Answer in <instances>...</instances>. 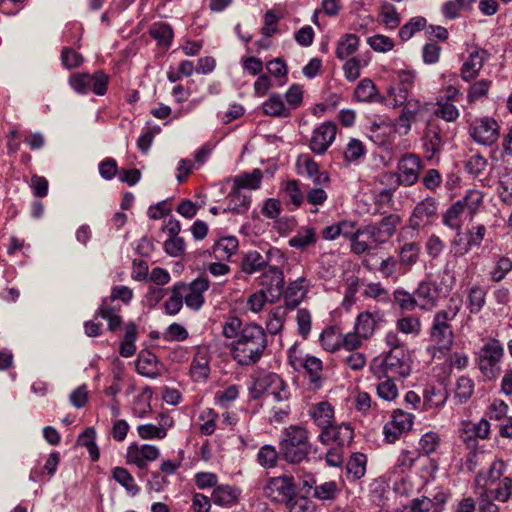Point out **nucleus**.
Segmentation results:
<instances>
[{
    "mask_svg": "<svg viewBox=\"0 0 512 512\" xmlns=\"http://www.w3.org/2000/svg\"><path fill=\"white\" fill-rule=\"evenodd\" d=\"M267 345V334L260 325L245 324L238 339L232 343V357L239 365H254L262 358Z\"/></svg>",
    "mask_w": 512,
    "mask_h": 512,
    "instance_id": "nucleus-1",
    "label": "nucleus"
},
{
    "mask_svg": "<svg viewBox=\"0 0 512 512\" xmlns=\"http://www.w3.org/2000/svg\"><path fill=\"white\" fill-rule=\"evenodd\" d=\"M370 371L376 378L402 379L411 372L410 358L405 348L390 349L383 357L373 359Z\"/></svg>",
    "mask_w": 512,
    "mask_h": 512,
    "instance_id": "nucleus-2",
    "label": "nucleus"
},
{
    "mask_svg": "<svg viewBox=\"0 0 512 512\" xmlns=\"http://www.w3.org/2000/svg\"><path fill=\"white\" fill-rule=\"evenodd\" d=\"M461 309V301L454 303L453 298L446 309L437 311L432 318L429 328L430 340L441 349L449 350L454 342V332L451 322Z\"/></svg>",
    "mask_w": 512,
    "mask_h": 512,
    "instance_id": "nucleus-3",
    "label": "nucleus"
},
{
    "mask_svg": "<svg viewBox=\"0 0 512 512\" xmlns=\"http://www.w3.org/2000/svg\"><path fill=\"white\" fill-rule=\"evenodd\" d=\"M279 449L280 455L287 462L293 464L302 462L307 458L311 449L308 431L301 426H289L283 432Z\"/></svg>",
    "mask_w": 512,
    "mask_h": 512,
    "instance_id": "nucleus-4",
    "label": "nucleus"
},
{
    "mask_svg": "<svg viewBox=\"0 0 512 512\" xmlns=\"http://www.w3.org/2000/svg\"><path fill=\"white\" fill-rule=\"evenodd\" d=\"M402 218L398 214H388L378 222H371L361 226L362 239L370 245L369 252L379 245L386 244L396 233Z\"/></svg>",
    "mask_w": 512,
    "mask_h": 512,
    "instance_id": "nucleus-5",
    "label": "nucleus"
},
{
    "mask_svg": "<svg viewBox=\"0 0 512 512\" xmlns=\"http://www.w3.org/2000/svg\"><path fill=\"white\" fill-rule=\"evenodd\" d=\"M456 279L452 273L445 270L440 284L431 281H421L414 290L418 308L424 311H432L438 306L440 293L445 290L450 292L455 285Z\"/></svg>",
    "mask_w": 512,
    "mask_h": 512,
    "instance_id": "nucleus-6",
    "label": "nucleus"
},
{
    "mask_svg": "<svg viewBox=\"0 0 512 512\" xmlns=\"http://www.w3.org/2000/svg\"><path fill=\"white\" fill-rule=\"evenodd\" d=\"M504 356L502 343L495 338L489 339L477 353V365L486 381L495 380L500 372V362Z\"/></svg>",
    "mask_w": 512,
    "mask_h": 512,
    "instance_id": "nucleus-7",
    "label": "nucleus"
},
{
    "mask_svg": "<svg viewBox=\"0 0 512 512\" xmlns=\"http://www.w3.org/2000/svg\"><path fill=\"white\" fill-rule=\"evenodd\" d=\"M69 84L79 94L93 91L96 95L102 96L107 91L108 76L103 71H97L92 75L76 73L70 76Z\"/></svg>",
    "mask_w": 512,
    "mask_h": 512,
    "instance_id": "nucleus-8",
    "label": "nucleus"
},
{
    "mask_svg": "<svg viewBox=\"0 0 512 512\" xmlns=\"http://www.w3.org/2000/svg\"><path fill=\"white\" fill-rule=\"evenodd\" d=\"M439 203L434 197H427L421 200L414 207L407 227L419 231L420 229L432 224L438 216Z\"/></svg>",
    "mask_w": 512,
    "mask_h": 512,
    "instance_id": "nucleus-9",
    "label": "nucleus"
},
{
    "mask_svg": "<svg viewBox=\"0 0 512 512\" xmlns=\"http://www.w3.org/2000/svg\"><path fill=\"white\" fill-rule=\"evenodd\" d=\"M264 494L276 503H289L296 496V487L292 477L279 476L268 479Z\"/></svg>",
    "mask_w": 512,
    "mask_h": 512,
    "instance_id": "nucleus-10",
    "label": "nucleus"
},
{
    "mask_svg": "<svg viewBox=\"0 0 512 512\" xmlns=\"http://www.w3.org/2000/svg\"><path fill=\"white\" fill-rule=\"evenodd\" d=\"M185 305L194 311H198L205 303L204 293L209 289V280L203 277L196 278L192 282L186 284L177 283Z\"/></svg>",
    "mask_w": 512,
    "mask_h": 512,
    "instance_id": "nucleus-11",
    "label": "nucleus"
},
{
    "mask_svg": "<svg viewBox=\"0 0 512 512\" xmlns=\"http://www.w3.org/2000/svg\"><path fill=\"white\" fill-rule=\"evenodd\" d=\"M288 360L294 370L300 371L301 369H304L309 375L312 383H316L320 380L323 364L319 358L309 355L302 358L297 355V349L292 347L288 352Z\"/></svg>",
    "mask_w": 512,
    "mask_h": 512,
    "instance_id": "nucleus-12",
    "label": "nucleus"
},
{
    "mask_svg": "<svg viewBox=\"0 0 512 512\" xmlns=\"http://www.w3.org/2000/svg\"><path fill=\"white\" fill-rule=\"evenodd\" d=\"M282 378L273 372H261L253 380L249 388L250 395L253 399H259L263 395L267 397L273 390L279 388Z\"/></svg>",
    "mask_w": 512,
    "mask_h": 512,
    "instance_id": "nucleus-13",
    "label": "nucleus"
},
{
    "mask_svg": "<svg viewBox=\"0 0 512 512\" xmlns=\"http://www.w3.org/2000/svg\"><path fill=\"white\" fill-rule=\"evenodd\" d=\"M159 455L160 451L154 445L144 444L138 446L131 444L127 449V463L134 464L139 469H145L148 464L155 461Z\"/></svg>",
    "mask_w": 512,
    "mask_h": 512,
    "instance_id": "nucleus-14",
    "label": "nucleus"
},
{
    "mask_svg": "<svg viewBox=\"0 0 512 512\" xmlns=\"http://www.w3.org/2000/svg\"><path fill=\"white\" fill-rule=\"evenodd\" d=\"M421 170V160L415 154L404 155L398 163V180L404 186L417 182Z\"/></svg>",
    "mask_w": 512,
    "mask_h": 512,
    "instance_id": "nucleus-15",
    "label": "nucleus"
},
{
    "mask_svg": "<svg viewBox=\"0 0 512 512\" xmlns=\"http://www.w3.org/2000/svg\"><path fill=\"white\" fill-rule=\"evenodd\" d=\"M296 170L298 175L308 177L316 186H328L330 183L329 175L326 172H320L319 165L307 155L298 157Z\"/></svg>",
    "mask_w": 512,
    "mask_h": 512,
    "instance_id": "nucleus-16",
    "label": "nucleus"
},
{
    "mask_svg": "<svg viewBox=\"0 0 512 512\" xmlns=\"http://www.w3.org/2000/svg\"><path fill=\"white\" fill-rule=\"evenodd\" d=\"M338 226L341 229V235L350 241L352 253L355 255L369 253L370 245L366 243L365 239H362L361 227L356 228V223L348 220L340 221Z\"/></svg>",
    "mask_w": 512,
    "mask_h": 512,
    "instance_id": "nucleus-17",
    "label": "nucleus"
},
{
    "mask_svg": "<svg viewBox=\"0 0 512 512\" xmlns=\"http://www.w3.org/2000/svg\"><path fill=\"white\" fill-rule=\"evenodd\" d=\"M261 284L266 287L271 301L279 299L284 291L285 280L283 271L277 266H268V268L263 271Z\"/></svg>",
    "mask_w": 512,
    "mask_h": 512,
    "instance_id": "nucleus-18",
    "label": "nucleus"
},
{
    "mask_svg": "<svg viewBox=\"0 0 512 512\" xmlns=\"http://www.w3.org/2000/svg\"><path fill=\"white\" fill-rule=\"evenodd\" d=\"M354 437L353 428L350 424L331 425L324 431H321L319 439L324 444L335 443L338 447H343L351 443Z\"/></svg>",
    "mask_w": 512,
    "mask_h": 512,
    "instance_id": "nucleus-19",
    "label": "nucleus"
},
{
    "mask_svg": "<svg viewBox=\"0 0 512 512\" xmlns=\"http://www.w3.org/2000/svg\"><path fill=\"white\" fill-rule=\"evenodd\" d=\"M506 464L501 459L494 460L487 471H480L475 477V484L479 490L490 489L503 479Z\"/></svg>",
    "mask_w": 512,
    "mask_h": 512,
    "instance_id": "nucleus-20",
    "label": "nucleus"
},
{
    "mask_svg": "<svg viewBox=\"0 0 512 512\" xmlns=\"http://www.w3.org/2000/svg\"><path fill=\"white\" fill-rule=\"evenodd\" d=\"M399 85L390 87L389 94L393 97L394 105H402L407 101L409 91L415 81V73L410 70H399L397 72Z\"/></svg>",
    "mask_w": 512,
    "mask_h": 512,
    "instance_id": "nucleus-21",
    "label": "nucleus"
},
{
    "mask_svg": "<svg viewBox=\"0 0 512 512\" xmlns=\"http://www.w3.org/2000/svg\"><path fill=\"white\" fill-rule=\"evenodd\" d=\"M489 54L485 50H474L469 54L468 59L463 63L460 69L461 78L470 82L475 79L484 63L488 60Z\"/></svg>",
    "mask_w": 512,
    "mask_h": 512,
    "instance_id": "nucleus-22",
    "label": "nucleus"
},
{
    "mask_svg": "<svg viewBox=\"0 0 512 512\" xmlns=\"http://www.w3.org/2000/svg\"><path fill=\"white\" fill-rule=\"evenodd\" d=\"M210 374V353L198 348L190 365V375L195 382H205Z\"/></svg>",
    "mask_w": 512,
    "mask_h": 512,
    "instance_id": "nucleus-23",
    "label": "nucleus"
},
{
    "mask_svg": "<svg viewBox=\"0 0 512 512\" xmlns=\"http://www.w3.org/2000/svg\"><path fill=\"white\" fill-rule=\"evenodd\" d=\"M308 291L307 279L299 277L291 282L284 292L285 307L289 310L295 309L304 299Z\"/></svg>",
    "mask_w": 512,
    "mask_h": 512,
    "instance_id": "nucleus-24",
    "label": "nucleus"
},
{
    "mask_svg": "<svg viewBox=\"0 0 512 512\" xmlns=\"http://www.w3.org/2000/svg\"><path fill=\"white\" fill-rule=\"evenodd\" d=\"M279 254L278 250H269L266 257H263L258 251H250L246 253L241 261V269L246 274H253L264 271L268 266L270 256Z\"/></svg>",
    "mask_w": 512,
    "mask_h": 512,
    "instance_id": "nucleus-25",
    "label": "nucleus"
},
{
    "mask_svg": "<svg viewBox=\"0 0 512 512\" xmlns=\"http://www.w3.org/2000/svg\"><path fill=\"white\" fill-rule=\"evenodd\" d=\"M309 414L314 423L322 429L329 428L334 420V409L332 405L326 401L313 404L309 409Z\"/></svg>",
    "mask_w": 512,
    "mask_h": 512,
    "instance_id": "nucleus-26",
    "label": "nucleus"
},
{
    "mask_svg": "<svg viewBox=\"0 0 512 512\" xmlns=\"http://www.w3.org/2000/svg\"><path fill=\"white\" fill-rule=\"evenodd\" d=\"M484 202V193L477 189H469L464 196L458 200L463 207L464 212L470 220L478 214Z\"/></svg>",
    "mask_w": 512,
    "mask_h": 512,
    "instance_id": "nucleus-27",
    "label": "nucleus"
},
{
    "mask_svg": "<svg viewBox=\"0 0 512 512\" xmlns=\"http://www.w3.org/2000/svg\"><path fill=\"white\" fill-rule=\"evenodd\" d=\"M251 195L235 187H232L228 195V204L224 212L230 211L235 214H244L250 209Z\"/></svg>",
    "mask_w": 512,
    "mask_h": 512,
    "instance_id": "nucleus-28",
    "label": "nucleus"
},
{
    "mask_svg": "<svg viewBox=\"0 0 512 512\" xmlns=\"http://www.w3.org/2000/svg\"><path fill=\"white\" fill-rule=\"evenodd\" d=\"M490 433V423L486 419H481L477 423L466 424L463 435V441L467 445H474L477 438L486 439Z\"/></svg>",
    "mask_w": 512,
    "mask_h": 512,
    "instance_id": "nucleus-29",
    "label": "nucleus"
},
{
    "mask_svg": "<svg viewBox=\"0 0 512 512\" xmlns=\"http://www.w3.org/2000/svg\"><path fill=\"white\" fill-rule=\"evenodd\" d=\"M448 399V391L443 387L429 386L423 395L424 409L429 410L444 406Z\"/></svg>",
    "mask_w": 512,
    "mask_h": 512,
    "instance_id": "nucleus-30",
    "label": "nucleus"
},
{
    "mask_svg": "<svg viewBox=\"0 0 512 512\" xmlns=\"http://www.w3.org/2000/svg\"><path fill=\"white\" fill-rule=\"evenodd\" d=\"M420 244L417 242H404L398 249L399 265L410 269L419 260Z\"/></svg>",
    "mask_w": 512,
    "mask_h": 512,
    "instance_id": "nucleus-31",
    "label": "nucleus"
},
{
    "mask_svg": "<svg viewBox=\"0 0 512 512\" xmlns=\"http://www.w3.org/2000/svg\"><path fill=\"white\" fill-rule=\"evenodd\" d=\"M360 39L356 34L346 33L338 41L336 47V57L340 60H345L353 55L359 47Z\"/></svg>",
    "mask_w": 512,
    "mask_h": 512,
    "instance_id": "nucleus-32",
    "label": "nucleus"
},
{
    "mask_svg": "<svg viewBox=\"0 0 512 512\" xmlns=\"http://www.w3.org/2000/svg\"><path fill=\"white\" fill-rule=\"evenodd\" d=\"M239 247L238 239L234 236H227L219 239L213 246L215 257L220 260H229Z\"/></svg>",
    "mask_w": 512,
    "mask_h": 512,
    "instance_id": "nucleus-33",
    "label": "nucleus"
},
{
    "mask_svg": "<svg viewBox=\"0 0 512 512\" xmlns=\"http://www.w3.org/2000/svg\"><path fill=\"white\" fill-rule=\"evenodd\" d=\"M263 173L260 169H254L251 173H244L235 176L233 187L243 191V189L257 190L260 187Z\"/></svg>",
    "mask_w": 512,
    "mask_h": 512,
    "instance_id": "nucleus-34",
    "label": "nucleus"
},
{
    "mask_svg": "<svg viewBox=\"0 0 512 512\" xmlns=\"http://www.w3.org/2000/svg\"><path fill=\"white\" fill-rule=\"evenodd\" d=\"M336 130H313L310 138V148L315 153H323L335 138Z\"/></svg>",
    "mask_w": 512,
    "mask_h": 512,
    "instance_id": "nucleus-35",
    "label": "nucleus"
},
{
    "mask_svg": "<svg viewBox=\"0 0 512 512\" xmlns=\"http://www.w3.org/2000/svg\"><path fill=\"white\" fill-rule=\"evenodd\" d=\"M156 362L154 354L141 351L136 362V370L145 377L156 378L158 376Z\"/></svg>",
    "mask_w": 512,
    "mask_h": 512,
    "instance_id": "nucleus-36",
    "label": "nucleus"
},
{
    "mask_svg": "<svg viewBox=\"0 0 512 512\" xmlns=\"http://www.w3.org/2000/svg\"><path fill=\"white\" fill-rule=\"evenodd\" d=\"M137 334L138 330L136 324L133 322L128 323L125 327V335L119 349V353L122 357L129 358L135 354Z\"/></svg>",
    "mask_w": 512,
    "mask_h": 512,
    "instance_id": "nucleus-37",
    "label": "nucleus"
},
{
    "mask_svg": "<svg viewBox=\"0 0 512 512\" xmlns=\"http://www.w3.org/2000/svg\"><path fill=\"white\" fill-rule=\"evenodd\" d=\"M237 497V489L230 485H217L211 495L212 501L219 506H229L235 502Z\"/></svg>",
    "mask_w": 512,
    "mask_h": 512,
    "instance_id": "nucleus-38",
    "label": "nucleus"
},
{
    "mask_svg": "<svg viewBox=\"0 0 512 512\" xmlns=\"http://www.w3.org/2000/svg\"><path fill=\"white\" fill-rule=\"evenodd\" d=\"M487 292L480 285H473L467 296V308L471 314H478L486 303Z\"/></svg>",
    "mask_w": 512,
    "mask_h": 512,
    "instance_id": "nucleus-39",
    "label": "nucleus"
},
{
    "mask_svg": "<svg viewBox=\"0 0 512 512\" xmlns=\"http://www.w3.org/2000/svg\"><path fill=\"white\" fill-rule=\"evenodd\" d=\"M376 323L375 316L371 312L365 311L356 317L354 329L358 335L368 339L373 335Z\"/></svg>",
    "mask_w": 512,
    "mask_h": 512,
    "instance_id": "nucleus-40",
    "label": "nucleus"
},
{
    "mask_svg": "<svg viewBox=\"0 0 512 512\" xmlns=\"http://www.w3.org/2000/svg\"><path fill=\"white\" fill-rule=\"evenodd\" d=\"M379 24L383 25L386 29L394 30L401 23V17L397 9L391 4H384L381 7L378 15Z\"/></svg>",
    "mask_w": 512,
    "mask_h": 512,
    "instance_id": "nucleus-41",
    "label": "nucleus"
},
{
    "mask_svg": "<svg viewBox=\"0 0 512 512\" xmlns=\"http://www.w3.org/2000/svg\"><path fill=\"white\" fill-rule=\"evenodd\" d=\"M465 212L458 201L452 204L444 213L442 222L451 230L460 231L463 225L461 215Z\"/></svg>",
    "mask_w": 512,
    "mask_h": 512,
    "instance_id": "nucleus-42",
    "label": "nucleus"
},
{
    "mask_svg": "<svg viewBox=\"0 0 512 512\" xmlns=\"http://www.w3.org/2000/svg\"><path fill=\"white\" fill-rule=\"evenodd\" d=\"M377 379L379 381L376 386L378 397L385 401L395 400L399 395L398 387L395 383V381L398 379L390 377H383Z\"/></svg>",
    "mask_w": 512,
    "mask_h": 512,
    "instance_id": "nucleus-43",
    "label": "nucleus"
},
{
    "mask_svg": "<svg viewBox=\"0 0 512 512\" xmlns=\"http://www.w3.org/2000/svg\"><path fill=\"white\" fill-rule=\"evenodd\" d=\"M263 112L266 115L274 117H287L290 112L289 109L284 105V102L280 95H271L262 105Z\"/></svg>",
    "mask_w": 512,
    "mask_h": 512,
    "instance_id": "nucleus-44",
    "label": "nucleus"
},
{
    "mask_svg": "<svg viewBox=\"0 0 512 512\" xmlns=\"http://www.w3.org/2000/svg\"><path fill=\"white\" fill-rule=\"evenodd\" d=\"M367 458L362 453H354L347 462L346 471L349 478L358 480L366 472Z\"/></svg>",
    "mask_w": 512,
    "mask_h": 512,
    "instance_id": "nucleus-45",
    "label": "nucleus"
},
{
    "mask_svg": "<svg viewBox=\"0 0 512 512\" xmlns=\"http://www.w3.org/2000/svg\"><path fill=\"white\" fill-rule=\"evenodd\" d=\"M342 334L334 327L324 329L320 335L321 346L328 352L341 348Z\"/></svg>",
    "mask_w": 512,
    "mask_h": 512,
    "instance_id": "nucleus-46",
    "label": "nucleus"
},
{
    "mask_svg": "<svg viewBox=\"0 0 512 512\" xmlns=\"http://www.w3.org/2000/svg\"><path fill=\"white\" fill-rule=\"evenodd\" d=\"M287 316V308L278 306L274 308L268 315L266 328L267 331L272 334L276 335L279 332H281L285 319Z\"/></svg>",
    "mask_w": 512,
    "mask_h": 512,
    "instance_id": "nucleus-47",
    "label": "nucleus"
},
{
    "mask_svg": "<svg viewBox=\"0 0 512 512\" xmlns=\"http://www.w3.org/2000/svg\"><path fill=\"white\" fill-rule=\"evenodd\" d=\"M149 33L159 45L168 47L173 39V30L167 23H155L151 26Z\"/></svg>",
    "mask_w": 512,
    "mask_h": 512,
    "instance_id": "nucleus-48",
    "label": "nucleus"
},
{
    "mask_svg": "<svg viewBox=\"0 0 512 512\" xmlns=\"http://www.w3.org/2000/svg\"><path fill=\"white\" fill-rule=\"evenodd\" d=\"M316 240L317 235L315 230L313 228H306L289 239V246L297 249H305L315 244Z\"/></svg>",
    "mask_w": 512,
    "mask_h": 512,
    "instance_id": "nucleus-49",
    "label": "nucleus"
},
{
    "mask_svg": "<svg viewBox=\"0 0 512 512\" xmlns=\"http://www.w3.org/2000/svg\"><path fill=\"white\" fill-rule=\"evenodd\" d=\"M113 478L117 481L121 486H123L128 493L131 495H136L139 493L140 488L134 482V478L128 472L127 469L122 467H116L113 470Z\"/></svg>",
    "mask_w": 512,
    "mask_h": 512,
    "instance_id": "nucleus-50",
    "label": "nucleus"
},
{
    "mask_svg": "<svg viewBox=\"0 0 512 512\" xmlns=\"http://www.w3.org/2000/svg\"><path fill=\"white\" fill-rule=\"evenodd\" d=\"M278 451L272 445L262 446L257 453V462L266 469L274 468L277 465Z\"/></svg>",
    "mask_w": 512,
    "mask_h": 512,
    "instance_id": "nucleus-51",
    "label": "nucleus"
},
{
    "mask_svg": "<svg viewBox=\"0 0 512 512\" xmlns=\"http://www.w3.org/2000/svg\"><path fill=\"white\" fill-rule=\"evenodd\" d=\"M495 486V488L490 487V489L485 490L491 493L495 500L506 502L512 495V478L505 476Z\"/></svg>",
    "mask_w": 512,
    "mask_h": 512,
    "instance_id": "nucleus-52",
    "label": "nucleus"
},
{
    "mask_svg": "<svg viewBox=\"0 0 512 512\" xmlns=\"http://www.w3.org/2000/svg\"><path fill=\"white\" fill-rule=\"evenodd\" d=\"M289 204L298 208L304 201V194L300 188V182L297 180H289L285 183L283 189Z\"/></svg>",
    "mask_w": 512,
    "mask_h": 512,
    "instance_id": "nucleus-53",
    "label": "nucleus"
},
{
    "mask_svg": "<svg viewBox=\"0 0 512 512\" xmlns=\"http://www.w3.org/2000/svg\"><path fill=\"white\" fill-rule=\"evenodd\" d=\"M426 19L421 16H416L410 19L405 25H403L399 30V37L403 41H408L411 39L414 34L418 31H421L426 26Z\"/></svg>",
    "mask_w": 512,
    "mask_h": 512,
    "instance_id": "nucleus-54",
    "label": "nucleus"
},
{
    "mask_svg": "<svg viewBox=\"0 0 512 512\" xmlns=\"http://www.w3.org/2000/svg\"><path fill=\"white\" fill-rule=\"evenodd\" d=\"M95 436V430L89 427L79 435L77 440L79 445L87 448L92 461H97L99 459V449L95 442Z\"/></svg>",
    "mask_w": 512,
    "mask_h": 512,
    "instance_id": "nucleus-55",
    "label": "nucleus"
},
{
    "mask_svg": "<svg viewBox=\"0 0 512 512\" xmlns=\"http://www.w3.org/2000/svg\"><path fill=\"white\" fill-rule=\"evenodd\" d=\"M368 65L366 60L358 57L348 59L343 65V72L346 80L353 82L360 77L361 69Z\"/></svg>",
    "mask_w": 512,
    "mask_h": 512,
    "instance_id": "nucleus-56",
    "label": "nucleus"
},
{
    "mask_svg": "<svg viewBox=\"0 0 512 512\" xmlns=\"http://www.w3.org/2000/svg\"><path fill=\"white\" fill-rule=\"evenodd\" d=\"M338 494L339 488L335 481H327L314 486L313 497L319 500H334Z\"/></svg>",
    "mask_w": 512,
    "mask_h": 512,
    "instance_id": "nucleus-57",
    "label": "nucleus"
},
{
    "mask_svg": "<svg viewBox=\"0 0 512 512\" xmlns=\"http://www.w3.org/2000/svg\"><path fill=\"white\" fill-rule=\"evenodd\" d=\"M183 296L177 283L171 287V295L164 304L165 312L169 315H176L183 306Z\"/></svg>",
    "mask_w": 512,
    "mask_h": 512,
    "instance_id": "nucleus-58",
    "label": "nucleus"
},
{
    "mask_svg": "<svg viewBox=\"0 0 512 512\" xmlns=\"http://www.w3.org/2000/svg\"><path fill=\"white\" fill-rule=\"evenodd\" d=\"M394 301L399 305L402 310L413 311L418 307L415 292L410 293L404 289H397L394 291Z\"/></svg>",
    "mask_w": 512,
    "mask_h": 512,
    "instance_id": "nucleus-59",
    "label": "nucleus"
},
{
    "mask_svg": "<svg viewBox=\"0 0 512 512\" xmlns=\"http://www.w3.org/2000/svg\"><path fill=\"white\" fill-rule=\"evenodd\" d=\"M511 270L512 260L508 257L501 256L497 259L494 267L490 271V278L493 282H500Z\"/></svg>",
    "mask_w": 512,
    "mask_h": 512,
    "instance_id": "nucleus-60",
    "label": "nucleus"
},
{
    "mask_svg": "<svg viewBox=\"0 0 512 512\" xmlns=\"http://www.w3.org/2000/svg\"><path fill=\"white\" fill-rule=\"evenodd\" d=\"M199 419L203 422L200 425V432L203 435H211L216 429L218 414L211 408H207L201 412Z\"/></svg>",
    "mask_w": 512,
    "mask_h": 512,
    "instance_id": "nucleus-61",
    "label": "nucleus"
},
{
    "mask_svg": "<svg viewBox=\"0 0 512 512\" xmlns=\"http://www.w3.org/2000/svg\"><path fill=\"white\" fill-rule=\"evenodd\" d=\"M414 415L405 412L401 409H397L393 412L392 418L389 422H391L395 427L402 430L404 433H407L411 430L413 426Z\"/></svg>",
    "mask_w": 512,
    "mask_h": 512,
    "instance_id": "nucleus-62",
    "label": "nucleus"
},
{
    "mask_svg": "<svg viewBox=\"0 0 512 512\" xmlns=\"http://www.w3.org/2000/svg\"><path fill=\"white\" fill-rule=\"evenodd\" d=\"M368 45L375 52L386 53L395 47V42L388 36L377 34L367 39Z\"/></svg>",
    "mask_w": 512,
    "mask_h": 512,
    "instance_id": "nucleus-63",
    "label": "nucleus"
},
{
    "mask_svg": "<svg viewBox=\"0 0 512 512\" xmlns=\"http://www.w3.org/2000/svg\"><path fill=\"white\" fill-rule=\"evenodd\" d=\"M491 87V81L486 79H481L479 81L474 82L469 90H468V101L475 102L488 94V91Z\"/></svg>",
    "mask_w": 512,
    "mask_h": 512,
    "instance_id": "nucleus-64",
    "label": "nucleus"
}]
</instances>
